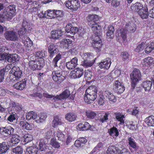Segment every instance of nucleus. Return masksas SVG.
Instances as JSON below:
<instances>
[{
  "instance_id": "nucleus-22",
  "label": "nucleus",
  "mask_w": 154,
  "mask_h": 154,
  "mask_svg": "<svg viewBox=\"0 0 154 154\" xmlns=\"http://www.w3.org/2000/svg\"><path fill=\"white\" fill-rule=\"evenodd\" d=\"M63 32L60 29L53 31L51 32L52 38L54 39L59 38L63 34Z\"/></svg>"
},
{
  "instance_id": "nucleus-63",
  "label": "nucleus",
  "mask_w": 154,
  "mask_h": 154,
  "mask_svg": "<svg viewBox=\"0 0 154 154\" xmlns=\"http://www.w3.org/2000/svg\"><path fill=\"white\" fill-rule=\"evenodd\" d=\"M103 146V144L101 143H99L94 148L93 150L91 152V153L97 152V151H99L100 150V148H101Z\"/></svg>"
},
{
  "instance_id": "nucleus-59",
  "label": "nucleus",
  "mask_w": 154,
  "mask_h": 154,
  "mask_svg": "<svg viewBox=\"0 0 154 154\" xmlns=\"http://www.w3.org/2000/svg\"><path fill=\"white\" fill-rule=\"evenodd\" d=\"M55 136L58 137L59 140L63 141L64 139V135L61 131H57L55 134Z\"/></svg>"
},
{
  "instance_id": "nucleus-61",
  "label": "nucleus",
  "mask_w": 154,
  "mask_h": 154,
  "mask_svg": "<svg viewBox=\"0 0 154 154\" xmlns=\"http://www.w3.org/2000/svg\"><path fill=\"white\" fill-rule=\"evenodd\" d=\"M43 96L49 99H53V100H54V101H57V100L54 98L55 97H56V96L49 94L46 92H45L43 93Z\"/></svg>"
},
{
  "instance_id": "nucleus-58",
  "label": "nucleus",
  "mask_w": 154,
  "mask_h": 154,
  "mask_svg": "<svg viewBox=\"0 0 154 154\" xmlns=\"http://www.w3.org/2000/svg\"><path fill=\"white\" fill-rule=\"evenodd\" d=\"M93 75V73L90 70H86L85 71V77L87 80H90L91 79Z\"/></svg>"
},
{
  "instance_id": "nucleus-50",
  "label": "nucleus",
  "mask_w": 154,
  "mask_h": 154,
  "mask_svg": "<svg viewBox=\"0 0 154 154\" xmlns=\"http://www.w3.org/2000/svg\"><path fill=\"white\" fill-rule=\"evenodd\" d=\"M77 78L81 77L83 74V70L82 69L77 68L74 69Z\"/></svg>"
},
{
  "instance_id": "nucleus-47",
  "label": "nucleus",
  "mask_w": 154,
  "mask_h": 154,
  "mask_svg": "<svg viewBox=\"0 0 154 154\" xmlns=\"http://www.w3.org/2000/svg\"><path fill=\"white\" fill-rule=\"evenodd\" d=\"M125 29H126L127 31H129L132 32H134L136 30L135 25L134 24L131 26V25H129V24H128L126 25Z\"/></svg>"
},
{
  "instance_id": "nucleus-37",
  "label": "nucleus",
  "mask_w": 154,
  "mask_h": 154,
  "mask_svg": "<svg viewBox=\"0 0 154 154\" xmlns=\"http://www.w3.org/2000/svg\"><path fill=\"white\" fill-rule=\"evenodd\" d=\"M8 149L9 146L5 142L0 143V154L6 152Z\"/></svg>"
},
{
  "instance_id": "nucleus-24",
  "label": "nucleus",
  "mask_w": 154,
  "mask_h": 154,
  "mask_svg": "<svg viewBox=\"0 0 154 154\" xmlns=\"http://www.w3.org/2000/svg\"><path fill=\"white\" fill-rule=\"evenodd\" d=\"M91 127L89 124L88 122H85L84 124H79L77 126V128L80 131H85L89 129Z\"/></svg>"
},
{
  "instance_id": "nucleus-48",
  "label": "nucleus",
  "mask_w": 154,
  "mask_h": 154,
  "mask_svg": "<svg viewBox=\"0 0 154 154\" xmlns=\"http://www.w3.org/2000/svg\"><path fill=\"white\" fill-rule=\"evenodd\" d=\"M109 114V112L106 113L103 117L99 119V121L102 123L107 122L108 120V117Z\"/></svg>"
},
{
  "instance_id": "nucleus-19",
  "label": "nucleus",
  "mask_w": 154,
  "mask_h": 154,
  "mask_svg": "<svg viewBox=\"0 0 154 154\" xmlns=\"http://www.w3.org/2000/svg\"><path fill=\"white\" fill-rule=\"evenodd\" d=\"M78 59L76 57L73 58L70 62L67 63L66 66L69 69H72L78 65Z\"/></svg>"
},
{
  "instance_id": "nucleus-52",
  "label": "nucleus",
  "mask_w": 154,
  "mask_h": 154,
  "mask_svg": "<svg viewBox=\"0 0 154 154\" xmlns=\"http://www.w3.org/2000/svg\"><path fill=\"white\" fill-rule=\"evenodd\" d=\"M13 152L16 154H22L23 149L20 146H18L13 149Z\"/></svg>"
},
{
  "instance_id": "nucleus-39",
  "label": "nucleus",
  "mask_w": 154,
  "mask_h": 154,
  "mask_svg": "<svg viewBox=\"0 0 154 154\" xmlns=\"http://www.w3.org/2000/svg\"><path fill=\"white\" fill-rule=\"evenodd\" d=\"M95 59L92 60H84L82 62V65L85 68H88L91 66L94 63L95 61Z\"/></svg>"
},
{
  "instance_id": "nucleus-4",
  "label": "nucleus",
  "mask_w": 154,
  "mask_h": 154,
  "mask_svg": "<svg viewBox=\"0 0 154 154\" xmlns=\"http://www.w3.org/2000/svg\"><path fill=\"white\" fill-rule=\"evenodd\" d=\"M10 79L11 80L14 81L21 77L22 72L18 67L14 66L10 71Z\"/></svg>"
},
{
  "instance_id": "nucleus-44",
  "label": "nucleus",
  "mask_w": 154,
  "mask_h": 154,
  "mask_svg": "<svg viewBox=\"0 0 154 154\" xmlns=\"http://www.w3.org/2000/svg\"><path fill=\"white\" fill-rule=\"evenodd\" d=\"M115 114L116 115V118L118 121L120 122V124H124L125 121L124 115L120 113H116Z\"/></svg>"
},
{
  "instance_id": "nucleus-29",
  "label": "nucleus",
  "mask_w": 154,
  "mask_h": 154,
  "mask_svg": "<svg viewBox=\"0 0 154 154\" xmlns=\"http://www.w3.org/2000/svg\"><path fill=\"white\" fill-rule=\"evenodd\" d=\"M47 116L45 113H41L38 115V118L35 122L38 123H42L45 121Z\"/></svg>"
},
{
  "instance_id": "nucleus-8",
  "label": "nucleus",
  "mask_w": 154,
  "mask_h": 154,
  "mask_svg": "<svg viewBox=\"0 0 154 154\" xmlns=\"http://www.w3.org/2000/svg\"><path fill=\"white\" fill-rule=\"evenodd\" d=\"M4 35L5 38L8 40L16 41L18 39L17 33L13 29L6 31L4 34Z\"/></svg>"
},
{
  "instance_id": "nucleus-55",
  "label": "nucleus",
  "mask_w": 154,
  "mask_h": 154,
  "mask_svg": "<svg viewBox=\"0 0 154 154\" xmlns=\"http://www.w3.org/2000/svg\"><path fill=\"white\" fill-rule=\"evenodd\" d=\"M88 20V21H97L98 19V17L97 15L92 14L89 15L87 18Z\"/></svg>"
},
{
  "instance_id": "nucleus-23",
  "label": "nucleus",
  "mask_w": 154,
  "mask_h": 154,
  "mask_svg": "<svg viewBox=\"0 0 154 154\" xmlns=\"http://www.w3.org/2000/svg\"><path fill=\"white\" fill-rule=\"evenodd\" d=\"M22 42L26 48L31 47L33 45L32 41L28 37L24 36L22 38Z\"/></svg>"
},
{
  "instance_id": "nucleus-1",
  "label": "nucleus",
  "mask_w": 154,
  "mask_h": 154,
  "mask_svg": "<svg viewBox=\"0 0 154 154\" xmlns=\"http://www.w3.org/2000/svg\"><path fill=\"white\" fill-rule=\"evenodd\" d=\"M97 91L94 88L91 86L88 88L86 90L84 100L85 102L88 104L92 103L97 97Z\"/></svg>"
},
{
  "instance_id": "nucleus-30",
  "label": "nucleus",
  "mask_w": 154,
  "mask_h": 154,
  "mask_svg": "<svg viewBox=\"0 0 154 154\" xmlns=\"http://www.w3.org/2000/svg\"><path fill=\"white\" fill-rule=\"evenodd\" d=\"M127 141L130 147L134 149H136L137 148V143L133 137H128Z\"/></svg>"
},
{
  "instance_id": "nucleus-54",
  "label": "nucleus",
  "mask_w": 154,
  "mask_h": 154,
  "mask_svg": "<svg viewBox=\"0 0 154 154\" xmlns=\"http://www.w3.org/2000/svg\"><path fill=\"white\" fill-rule=\"evenodd\" d=\"M105 1L108 3H111V5L113 7H117L120 4V2L117 0H105Z\"/></svg>"
},
{
  "instance_id": "nucleus-43",
  "label": "nucleus",
  "mask_w": 154,
  "mask_h": 154,
  "mask_svg": "<svg viewBox=\"0 0 154 154\" xmlns=\"http://www.w3.org/2000/svg\"><path fill=\"white\" fill-rule=\"evenodd\" d=\"M61 58V55L59 54L56 55L52 61V65L54 67L58 66L57 62Z\"/></svg>"
},
{
  "instance_id": "nucleus-57",
  "label": "nucleus",
  "mask_w": 154,
  "mask_h": 154,
  "mask_svg": "<svg viewBox=\"0 0 154 154\" xmlns=\"http://www.w3.org/2000/svg\"><path fill=\"white\" fill-rule=\"evenodd\" d=\"M86 113L88 118L92 119L94 118L97 114L96 112L91 111L86 112Z\"/></svg>"
},
{
  "instance_id": "nucleus-49",
  "label": "nucleus",
  "mask_w": 154,
  "mask_h": 154,
  "mask_svg": "<svg viewBox=\"0 0 154 154\" xmlns=\"http://www.w3.org/2000/svg\"><path fill=\"white\" fill-rule=\"evenodd\" d=\"M145 48V43L144 42H142L138 45L134 49V51L137 52H139L143 51Z\"/></svg>"
},
{
  "instance_id": "nucleus-2",
  "label": "nucleus",
  "mask_w": 154,
  "mask_h": 154,
  "mask_svg": "<svg viewBox=\"0 0 154 154\" xmlns=\"http://www.w3.org/2000/svg\"><path fill=\"white\" fill-rule=\"evenodd\" d=\"M16 9L14 5H11L4 10L2 18L5 20L10 21L15 15Z\"/></svg>"
},
{
  "instance_id": "nucleus-18",
  "label": "nucleus",
  "mask_w": 154,
  "mask_h": 154,
  "mask_svg": "<svg viewBox=\"0 0 154 154\" xmlns=\"http://www.w3.org/2000/svg\"><path fill=\"white\" fill-rule=\"evenodd\" d=\"M153 86L152 88L154 89V80L152 82L150 81H146L143 82L142 84V86L145 89V91H149Z\"/></svg>"
},
{
  "instance_id": "nucleus-35",
  "label": "nucleus",
  "mask_w": 154,
  "mask_h": 154,
  "mask_svg": "<svg viewBox=\"0 0 154 154\" xmlns=\"http://www.w3.org/2000/svg\"><path fill=\"white\" fill-rule=\"evenodd\" d=\"M145 123L149 126H154V116H150L145 119Z\"/></svg>"
},
{
  "instance_id": "nucleus-53",
  "label": "nucleus",
  "mask_w": 154,
  "mask_h": 154,
  "mask_svg": "<svg viewBox=\"0 0 154 154\" xmlns=\"http://www.w3.org/2000/svg\"><path fill=\"white\" fill-rule=\"evenodd\" d=\"M50 144L55 148H58L60 146L59 143L57 142L56 140L54 139H52L51 140Z\"/></svg>"
},
{
  "instance_id": "nucleus-41",
  "label": "nucleus",
  "mask_w": 154,
  "mask_h": 154,
  "mask_svg": "<svg viewBox=\"0 0 154 154\" xmlns=\"http://www.w3.org/2000/svg\"><path fill=\"white\" fill-rule=\"evenodd\" d=\"M81 57L84 60H88L94 58V55L91 53H85L81 55Z\"/></svg>"
},
{
  "instance_id": "nucleus-51",
  "label": "nucleus",
  "mask_w": 154,
  "mask_h": 154,
  "mask_svg": "<svg viewBox=\"0 0 154 154\" xmlns=\"http://www.w3.org/2000/svg\"><path fill=\"white\" fill-rule=\"evenodd\" d=\"M115 91L119 94L122 93L125 90V87L123 85L119 86V87L116 86V87L114 88Z\"/></svg>"
},
{
  "instance_id": "nucleus-38",
  "label": "nucleus",
  "mask_w": 154,
  "mask_h": 154,
  "mask_svg": "<svg viewBox=\"0 0 154 154\" xmlns=\"http://www.w3.org/2000/svg\"><path fill=\"white\" fill-rule=\"evenodd\" d=\"M108 133L109 135L114 138L115 137H117L119 134L118 130L116 128L113 127L108 130Z\"/></svg>"
},
{
  "instance_id": "nucleus-42",
  "label": "nucleus",
  "mask_w": 154,
  "mask_h": 154,
  "mask_svg": "<svg viewBox=\"0 0 154 154\" xmlns=\"http://www.w3.org/2000/svg\"><path fill=\"white\" fill-rule=\"evenodd\" d=\"M63 123L60 119L57 116H55L53 121L52 122V124L54 127H56L58 125H61Z\"/></svg>"
},
{
  "instance_id": "nucleus-13",
  "label": "nucleus",
  "mask_w": 154,
  "mask_h": 154,
  "mask_svg": "<svg viewBox=\"0 0 154 154\" xmlns=\"http://www.w3.org/2000/svg\"><path fill=\"white\" fill-rule=\"evenodd\" d=\"M111 63V59L107 58L101 61L99 63V66L101 69H108L110 66Z\"/></svg>"
},
{
  "instance_id": "nucleus-34",
  "label": "nucleus",
  "mask_w": 154,
  "mask_h": 154,
  "mask_svg": "<svg viewBox=\"0 0 154 154\" xmlns=\"http://www.w3.org/2000/svg\"><path fill=\"white\" fill-rule=\"evenodd\" d=\"M55 10H48L45 11V18L48 19L54 18Z\"/></svg>"
},
{
  "instance_id": "nucleus-40",
  "label": "nucleus",
  "mask_w": 154,
  "mask_h": 154,
  "mask_svg": "<svg viewBox=\"0 0 154 154\" xmlns=\"http://www.w3.org/2000/svg\"><path fill=\"white\" fill-rule=\"evenodd\" d=\"M25 82H20L14 85V87L17 90H22L25 86Z\"/></svg>"
},
{
  "instance_id": "nucleus-6",
  "label": "nucleus",
  "mask_w": 154,
  "mask_h": 154,
  "mask_svg": "<svg viewBox=\"0 0 154 154\" xmlns=\"http://www.w3.org/2000/svg\"><path fill=\"white\" fill-rule=\"evenodd\" d=\"M127 30L125 28H121L118 30L116 33L117 39L120 42L125 43L127 40Z\"/></svg>"
},
{
  "instance_id": "nucleus-10",
  "label": "nucleus",
  "mask_w": 154,
  "mask_h": 154,
  "mask_svg": "<svg viewBox=\"0 0 154 154\" xmlns=\"http://www.w3.org/2000/svg\"><path fill=\"white\" fill-rule=\"evenodd\" d=\"M52 78L54 81L58 84L61 83L65 79L60 72L57 71H53L52 72Z\"/></svg>"
},
{
  "instance_id": "nucleus-12",
  "label": "nucleus",
  "mask_w": 154,
  "mask_h": 154,
  "mask_svg": "<svg viewBox=\"0 0 154 154\" xmlns=\"http://www.w3.org/2000/svg\"><path fill=\"white\" fill-rule=\"evenodd\" d=\"M72 45V41L70 39H63L60 42V46L62 48L68 49L71 48Z\"/></svg>"
},
{
  "instance_id": "nucleus-31",
  "label": "nucleus",
  "mask_w": 154,
  "mask_h": 154,
  "mask_svg": "<svg viewBox=\"0 0 154 154\" xmlns=\"http://www.w3.org/2000/svg\"><path fill=\"white\" fill-rule=\"evenodd\" d=\"M118 148L115 146H111L108 147L106 152L107 154H118Z\"/></svg>"
},
{
  "instance_id": "nucleus-15",
  "label": "nucleus",
  "mask_w": 154,
  "mask_h": 154,
  "mask_svg": "<svg viewBox=\"0 0 154 154\" xmlns=\"http://www.w3.org/2000/svg\"><path fill=\"white\" fill-rule=\"evenodd\" d=\"M92 43V46L97 52L99 51L102 45V43L99 36H97L96 40H94Z\"/></svg>"
},
{
  "instance_id": "nucleus-56",
  "label": "nucleus",
  "mask_w": 154,
  "mask_h": 154,
  "mask_svg": "<svg viewBox=\"0 0 154 154\" xmlns=\"http://www.w3.org/2000/svg\"><path fill=\"white\" fill-rule=\"evenodd\" d=\"M121 57L124 61L127 62L129 61V57L128 52H125L122 53Z\"/></svg>"
},
{
  "instance_id": "nucleus-3",
  "label": "nucleus",
  "mask_w": 154,
  "mask_h": 154,
  "mask_svg": "<svg viewBox=\"0 0 154 154\" xmlns=\"http://www.w3.org/2000/svg\"><path fill=\"white\" fill-rule=\"evenodd\" d=\"M131 81V85L133 88H134L137 83L140 80L141 74L139 69L135 68L130 75Z\"/></svg>"
},
{
  "instance_id": "nucleus-32",
  "label": "nucleus",
  "mask_w": 154,
  "mask_h": 154,
  "mask_svg": "<svg viewBox=\"0 0 154 154\" xmlns=\"http://www.w3.org/2000/svg\"><path fill=\"white\" fill-rule=\"evenodd\" d=\"M143 8L142 4L139 2L136 3L131 6V8L132 11L137 12L138 13Z\"/></svg>"
},
{
  "instance_id": "nucleus-11",
  "label": "nucleus",
  "mask_w": 154,
  "mask_h": 154,
  "mask_svg": "<svg viewBox=\"0 0 154 154\" xmlns=\"http://www.w3.org/2000/svg\"><path fill=\"white\" fill-rule=\"evenodd\" d=\"M29 68L32 70L41 69L42 66L38 60H31L29 62Z\"/></svg>"
},
{
  "instance_id": "nucleus-20",
  "label": "nucleus",
  "mask_w": 154,
  "mask_h": 154,
  "mask_svg": "<svg viewBox=\"0 0 154 154\" xmlns=\"http://www.w3.org/2000/svg\"><path fill=\"white\" fill-rule=\"evenodd\" d=\"M145 45H147L145 51L146 53H149L154 48V43L149 40H146L145 42Z\"/></svg>"
},
{
  "instance_id": "nucleus-21",
  "label": "nucleus",
  "mask_w": 154,
  "mask_h": 154,
  "mask_svg": "<svg viewBox=\"0 0 154 154\" xmlns=\"http://www.w3.org/2000/svg\"><path fill=\"white\" fill-rule=\"evenodd\" d=\"M65 30L67 33H70L72 35H74L79 31L78 28L73 27L71 24L67 25L65 28Z\"/></svg>"
},
{
  "instance_id": "nucleus-46",
  "label": "nucleus",
  "mask_w": 154,
  "mask_h": 154,
  "mask_svg": "<svg viewBox=\"0 0 154 154\" xmlns=\"http://www.w3.org/2000/svg\"><path fill=\"white\" fill-rule=\"evenodd\" d=\"M14 129L11 127H8L7 128H4L3 129V132L7 135H11L13 134Z\"/></svg>"
},
{
  "instance_id": "nucleus-28",
  "label": "nucleus",
  "mask_w": 154,
  "mask_h": 154,
  "mask_svg": "<svg viewBox=\"0 0 154 154\" xmlns=\"http://www.w3.org/2000/svg\"><path fill=\"white\" fill-rule=\"evenodd\" d=\"M38 149L34 146L28 147L26 149L25 154H37Z\"/></svg>"
},
{
  "instance_id": "nucleus-27",
  "label": "nucleus",
  "mask_w": 154,
  "mask_h": 154,
  "mask_svg": "<svg viewBox=\"0 0 154 154\" xmlns=\"http://www.w3.org/2000/svg\"><path fill=\"white\" fill-rule=\"evenodd\" d=\"M44 131L45 132V136L47 139L50 138L54 134V129L52 128H51L50 127H48L45 128Z\"/></svg>"
},
{
  "instance_id": "nucleus-17",
  "label": "nucleus",
  "mask_w": 154,
  "mask_h": 154,
  "mask_svg": "<svg viewBox=\"0 0 154 154\" xmlns=\"http://www.w3.org/2000/svg\"><path fill=\"white\" fill-rule=\"evenodd\" d=\"M70 95L69 91L68 89H66L59 95H56L54 98L57 100V101L62 100L68 98Z\"/></svg>"
},
{
  "instance_id": "nucleus-14",
  "label": "nucleus",
  "mask_w": 154,
  "mask_h": 154,
  "mask_svg": "<svg viewBox=\"0 0 154 154\" xmlns=\"http://www.w3.org/2000/svg\"><path fill=\"white\" fill-rule=\"evenodd\" d=\"M91 29L93 32L97 36L100 35L102 32L101 26L98 24L93 22L92 24Z\"/></svg>"
},
{
  "instance_id": "nucleus-60",
  "label": "nucleus",
  "mask_w": 154,
  "mask_h": 154,
  "mask_svg": "<svg viewBox=\"0 0 154 154\" xmlns=\"http://www.w3.org/2000/svg\"><path fill=\"white\" fill-rule=\"evenodd\" d=\"M17 116L16 113L15 112H13L8 117V120L11 122H13L14 120L16 119L15 117Z\"/></svg>"
},
{
  "instance_id": "nucleus-9",
  "label": "nucleus",
  "mask_w": 154,
  "mask_h": 154,
  "mask_svg": "<svg viewBox=\"0 0 154 154\" xmlns=\"http://www.w3.org/2000/svg\"><path fill=\"white\" fill-rule=\"evenodd\" d=\"M30 25L29 23H27L26 21H24L23 23L22 27L21 28L20 30H19L18 33L20 38H23L25 35L26 32L30 30Z\"/></svg>"
},
{
  "instance_id": "nucleus-26",
  "label": "nucleus",
  "mask_w": 154,
  "mask_h": 154,
  "mask_svg": "<svg viewBox=\"0 0 154 154\" xmlns=\"http://www.w3.org/2000/svg\"><path fill=\"white\" fill-rule=\"evenodd\" d=\"M139 15L142 19H146L149 16L148 12V9L143 8L140 10L138 13Z\"/></svg>"
},
{
  "instance_id": "nucleus-16",
  "label": "nucleus",
  "mask_w": 154,
  "mask_h": 154,
  "mask_svg": "<svg viewBox=\"0 0 154 154\" xmlns=\"http://www.w3.org/2000/svg\"><path fill=\"white\" fill-rule=\"evenodd\" d=\"M104 96L109 100L110 103H115L117 100L116 98L112 91H106L104 92Z\"/></svg>"
},
{
  "instance_id": "nucleus-5",
  "label": "nucleus",
  "mask_w": 154,
  "mask_h": 154,
  "mask_svg": "<svg viewBox=\"0 0 154 154\" xmlns=\"http://www.w3.org/2000/svg\"><path fill=\"white\" fill-rule=\"evenodd\" d=\"M66 7L72 11H75L80 7L79 0H68L65 2Z\"/></svg>"
},
{
  "instance_id": "nucleus-33",
  "label": "nucleus",
  "mask_w": 154,
  "mask_h": 154,
  "mask_svg": "<svg viewBox=\"0 0 154 154\" xmlns=\"http://www.w3.org/2000/svg\"><path fill=\"white\" fill-rule=\"evenodd\" d=\"M48 146L43 139L40 140L39 143L38 148L39 151H45L47 149Z\"/></svg>"
},
{
  "instance_id": "nucleus-62",
  "label": "nucleus",
  "mask_w": 154,
  "mask_h": 154,
  "mask_svg": "<svg viewBox=\"0 0 154 154\" xmlns=\"http://www.w3.org/2000/svg\"><path fill=\"white\" fill-rule=\"evenodd\" d=\"M45 56V54L44 51H38L35 54V57L39 58H42Z\"/></svg>"
},
{
  "instance_id": "nucleus-64",
  "label": "nucleus",
  "mask_w": 154,
  "mask_h": 154,
  "mask_svg": "<svg viewBox=\"0 0 154 154\" xmlns=\"http://www.w3.org/2000/svg\"><path fill=\"white\" fill-rule=\"evenodd\" d=\"M118 154H130L129 150L126 148H124L122 150L118 151Z\"/></svg>"
},
{
  "instance_id": "nucleus-7",
  "label": "nucleus",
  "mask_w": 154,
  "mask_h": 154,
  "mask_svg": "<svg viewBox=\"0 0 154 154\" xmlns=\"http://www.w3.org/2000/svg\"><path fill=\"white\" fill-rule=\"evenodd\" d=\"M141 65L143 69L147 70L154 65V58L151 57H148L143 59Z\"/></svg>"
},
{
  "instance_id": "nucleus-36",
  "label": "nucleus",
  "mask_w": 154,
  "mask_h": 154,
  "mask_svg": "<svg viewBox=\"0 0 154 154\" xmlns=\"http://www.w3.org/2000/svg\"><path fill=\"white\" fill-rule=\"evenodd\" d=\"M76 116L73 113H69L66 114L65 119L68 121L72 122L75 121L76 119Z\"/></svg>"
},
{
  "instance_id": "nucleus-25",
  "label": "nucleus",
  "mask_w": 154,
  "mask_h": 154,
  "mask_svg": "<svg viewBox=\"0 0 154 154\" xmlns=\"http://www.w3.org/2000/svg\"><path fill=\"white\" fill-rule=\"evenodd\" d=\"M20 137L17 135H14L12 136L10 141L9 145L11 147L15 146L20 141Z\"/></svg>"
},
{
  "instance_id": "nucleus-45",
  "label": "nucleus",
  "mask_w": 154,
  "mask_h": 154,
  "mask_svg": "<svg viewBox=\"0 0 154 154\" xmlns=\"http://www.w3.org/2000/svg\"><path fill=\"white\" fill-rule=\"evenodd\" d=\"M23 140L26 143L31 142L33 140L32 136L29 134H25L23 137Z\"/></svg>"
}]
</instances>
